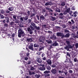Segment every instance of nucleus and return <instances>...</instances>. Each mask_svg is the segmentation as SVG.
<instances>
[{
  "label": "nucleus",
  "mask_w": 78,
  "mask_h": 78,
  "mask_svg": "<svg viewBox=\"0 0 78 78\" xmlns=\"http://www.w3.org/2000/svg\"><path fill=\"white\" fill-rule=\"evenodd\" d=\"M19 30H18V37H21V36H23L25 35V33L23 32L22 29L21 28H19Z\"/></svg>",
  "instance_id": "obj_1"
},
{
  "label": "nucleus",
  "mask_w": 78,
  "mask_h": 78,
  "mask_svg": "<svg viewBox=\"0 0 78 78\" xmlns=\"http://www.w3.org/2000/svg\"><path fill=\"white\" fill-rule=\"evenodd\" d=\"M74 45V44H73V46H72L71 45H68L67 46L65 47V49H66L67 51H69V49L70 48H72Z\"/></svg>",
  "instance_id": "obj_2"
},
{
  "label": "nucleus",
  "mask_w": 78,
  "mask_h": 78,
  "mask_svg": "<svg viewBox=\"0 0 78 78\" xmlns=\"http://www.w3.org/2000/svg\"><path fill=\"white\" fill-rule=\"evenodd\" d=\"M44 65H43L41 66L38 67V69L40 70H45V68L44 67Z\"/></svg>",
  "instance_id": "obj_3"
},
{
  "label": "nucleus",
  "mask_w": 78,
  "mask_h": 78,
  "mask_svg": "<svg viewBox=\"0 0 78 78\" xmlns=\"http://www.w3.org/2000/svg\"><path fill=\"white\" fill-rule=\"evenodd\" d=\"M28 48L30 50H31L32 51H34V49H33V44L29 46Z\"/></svg>",
  "instance_id": "obj_4"
},
{
  "label": "nucleus",
  "mask_w": 78,
  "mask_h": 78,
  "mask_svg": "<svg viewBox=\"0 0 78 78\" xmlns=\"http://www.w3.org/2000/svg\"><path fill=\"white\" fill-rule=\"evenodd\" d=\"M39 40L41 42H42L45 40V37H41L39 38Z\"/></svg>",
  "instance_id": "obj_5"
},
{
  "label": "nucleus",
  "mask_w": 78,
  "mask_h": 78,
  "mask_svg": "<svg viewBox=\"0 0 78 78\" xmlns=\"http://www.w3.org/2000/svg\"><path fill=\"white\" fill-rule=\"evenodd\" d=\"M53 5V4L51 2H47L45 4V6H48V5Z\"/></svg>",
  "instance_id": "obj_6"
},
{
  "label": "nucleus",
  "mask_w": 78,
  "mask_h": 78,
  "mask_svg": "<svg viewBox=\"0 0 78 78\" xmlns=\"http://www.w3.org/2000/svg\"><path fill=\"white\" fill-rule=\"evenodd\" d=\"M57 36H62V37L64 36V34L61 33H57Z\"/></svg>",
  "instance_id": "obj_7"
},
{
  "label": "nucleus",
  "mask_w": 78,
  "mask_h": 78,
  "mask_svg": "<svg viewBox=\"0 0 78 78\" xmlns=\"http://www.w3.org/2000/svg\"><path fill=\"white\" fill-rule=\"evenodd\" d=\"M46 62L48 64H49V65H51V61L50 59H48L47 60Z\"/></svg>",
  "instance_id": "obj_8"
},
{
  "label": "nucleus",
  "mask_w": 78,
  "mask_h": 78,
  "mask_svg": "<svg viewBox=\"0 0 78 78\" xmlns=\"http://www.w3.org/2000/svg\"><path fill=\"white\" fill-rule=\"evenodd\" d=\"M59 17L60 19H63L64 17V16H63V14H62V13H61L59 14Z\"/></svg>",
  "instance_id": "obj_9"
},
{
  "label": "nucleus",
  "mask_w": 78,
  "mask_h": 78,
  "mask_svg": "<svg viewBox=\"0 0 78 78\" xmlns=\"http://www.w3.org/2000/svg\"><path fill=\"white\" fill-rule=\"evenodd\" d=\"M51 72L53 73H54V74H55L56 72H57V71H56V69H52V70H51Z\"/></svg>",
  "instance_id": "obj_10"
},
{
  "label": "nucleus",
  "mask_w": 78,
  "mask_h": 78,
  "mask_svg": "<svg viewBox=\"0 0 78 78\" xmlns=\"http://www.w3.org/2000/svg\"><path fill=\"white\" fill-rule=\"evenodd\" d=\"M32 41L33 40H32V38H31L27 39V41L28 42H32Z\"/></svg>",
  "instance_id": "obj_11"
},
{
  "label": "nucleus",
  "mask_w": 78,
  "mask_h": 78,
  "mask_svg": "<svg viewBox=\"0 0 78 78\" xmlns=\"http://www.w3.org/2000/svg\"><path fill=\"white\" fill-rule=\"evenodd\" d=\"M56 20V18L55 17H52L51 18V20H52V21H55Z\"/></svg>",
  "instance_id": "obj_12"
},
{
  "label": "nucleus",
  "mask_w": 78,
  "mask_h": 78,
  "mask_svg": "<svg viewBox=\"0 0 78 78\" xmlns=\"http://www.w3.org/2000/svg\"><path fill=\"white\" fill-rule=\"evenodd\" d=\"M31 25H32V26H33V27L34 28L36 27V25H35V24L34 23L32 22L31 23Z\"/></svg>",
  "instance_id": "obj_13"
},
{
  "label": "nucleus",
  "mask_w": 78,
  "mask_h": 78,
  "mask_svg": "<svg viewBox=\"0 0 78 78\" xmlns=\"http://www.w3.org/2000/svg\"><path fill=\"white\" fill-rule=\"evenodd\" d=\"M37 62H38L39 63H41L42 62V60H41V58H38L37 59Z\"/></svg>",
  "instance_id": "obj_14"
},
{
  "label": "nucleus",
  "mask_w": 78,
  "mask_h": 78,
  "mask_svg": "<svg viewBox=\"0 0 78 78\" xmlns=\"http://www.w3.org/2000/svg\"><path fill=\"white\" fill-rule=\"evenodd\" d=\"M34 47H39V44H34Z\"/></svg>",
  "instance_id": "obj_15"
},
{
  "label": "nucleus",
  "mask_w": 78,
  "mask_h": 78,
  "mask_svg": "<svg viewBox=\"0 0 78 78\" xmlns=\"http://www.w3.org/2000/svg\"><path fill=\"white\" fill-rule=\"evenodd\" d=\"M55 11H56V12H61V10L57 8L55 9Z\"/></svg>",
  "instance_id": "obj_16"
},
{
  "label": "nucleus",
  "mask_w": 78,
  "mask_h": 78,
  "mask_svg": "<svg viewBox=\"0 0 78 78\" xmlns=\"http://www.w3.org/2000/svg\"><path fill=\"white\" fill-rule=\"evenodd\" d=\"M46 41L48 44H51V41L50 40H46Z\"/></svg>",
  "instance_id": "obj_17"
},
{
  "label": "nucleus",
  "mask_w": 78,
  "mask_h": 78,
  "mask_svg": "<svg viewBox=\"0 0 78 78\" xmlns=\"http://www.w3.org/2000/svg\"><path fill=\"white\" fill-rule=\"evenodd\" d=\"M58 44L57 43L55 42L52 44V46H57Z\"/></svg>",
  "instance_id": "obj_18"
},
{
  "label": "nucleus",
  "mask_w": 78,
  "mask_h": 78,
  "mask_svg": "<svg viewBox=\"0 0 78 78\" xmlns=\"http://www.w3.org/2000/svg\"><path fill=\"white\" fill-rule=\"evenodd\" d=\"M40 19H41V20H44V19H45V17H44V16L43 15H41L40 16Z\"/></svg>",
  "instance_id": "obj_19"
},
{
  "label": "nucleus",
  "mask_w": 78,
  "mask_h": 78,
  "mask_svg": "<svg viewBox=\"0 0 78 78\" xmlns=\"http://www.w3.org/2000/svg\"><path fill=\"white\" fill-rule=\"evenodd\" d=\"M9 10V11H13L14 9V8H12V7H10L8 9Z\"/></svg>",
  "instance_id": "obj_20"
},
{
  "label": "nucleus",
  "mask_w": 78,
  "mask_h": 78,
  "mask_svg": "<svg viewBox=\"0 0 78 78\" xmlns=\"http://www.w3.org/2000/svg\"><path fill=\"white\" fill-rule=\"evenodd\" d=\"M6 20V22H7V23H8V22H9V18H8V17H6L5 18Z\"/></svg>",
  "instance_id": "obj_21"
},
{
  "label": "nucleus",
  "mask_w": 78,
  "mask_h": 78,
  "mask_svg": "<svg viewBox=\"0 0 78 78\" xmlns=\"http://www.w3.org/2000/svg\"><path fill=\"white\" fill-rule=\"evenodd\" d=\"M46 8L47 10H48V11H51V12H53V10H52L51 9H50L48 8Z\"/></svg>",
  "instance_id": "obj_22"
},
{
  "label": "nucleus",
  "mask_w": 78,
  "mask_h": 78,
  "mask_svg": "<svg viewBox=\"0 0 78 78\" xmlns=\"http://www.w3.org/2000/svg\"><path fill=\"white\" fill-rule=\"evenodd\" d=\"M70 36L69 34H67L66 35H65V37H69Z\"/></svg>",
  "instance_id": "obj_23"
},
{
  "label": "nucleus",
  "mask_w": 78,
  "mask_h": 78,
  "mask_svg": "<svg viewBox=\"0 0 78 78\" xmlns=\"http://www.w3.org/2000/svg\"><path fill=\"white\" fill-rule=\"evenodd\" d=\"M35 77L37 78H39V77H40V75L38 74V75H35Z\"/></svg>",
  "instance_id": "obj_24"
},
{
  "label": "nucleus",
  "mask_w": 78,
  "mask_h": 78,
  "mask_svg": "<svg viewBox=\"0 0 78 78\" xmlns=\"http://www.w3.org/2000/svg\"><path fill=\"white\" fill-rule=\"evenodd\" d=\"M34 28H36L37 30H40V27H37V26H36V27H34Z\"/></svg>",
  "instance_id": "obj_25"
},
{
  "label": "nucleus",
  "mask_w": 78,
  "mask_h": 78,
  "mask_svg": "<svg viewBox=\"0 0 78 78\" xmlns=\"http://www.w3.org/2000/svg\"><path fill=\"white\" fill-rule=\"evenodd\" d=\"M74 62H78V59H77V58H75L74 59Z\"/></svg>",
  "instance_id": "obj_26"
},
{
  "label": "nucleus",
  "mask_w": 78,
  "mask_h": 78,
  "mask_svg": "<svg viewBox=\"0 0 78 78\" xmlns=\"http://www.w3.org/2000/svg\"><path fill=\"white\" fill-rule=\"evenodd\" d=\"M28 17L27 16H26L24 18V19L25 20H28Z\"/></svg>",
  "instance_id": "obj_27"
},
{
  "label": "nucleus",
  "mask_w": 78,
  "mask_h": 78,
  "mask_svg": "<svg viewBox=\"0 0 78 78\" xmlns=\"http://www.w3.org/2000/svg\"><path fill=\"white\" fill-rule=\"evenodd\" d=\"M0 15L1 17V19H4V18H5V16H4L3 15H1V14H0Z\"/></svg>",
  "instance_id": "obj_28"
},
{
  "label": "nucleus",
  "mask_w": 78,
  "mask_h": 78,
  "mask_svg": "<svg viewBox=\"0 0 78 78\" xmlns=\"http://www.w3.org/2000/svg\"><path fill=\"white\" fill-rule=\"evenodd\" d=\"M71 9H72V10H74V11H75V6L72 7Z\"/></svg>",
  "instance_id": "obj_29"
},
{
  "label": "nucleus",
  "mask_w": 78,
  "mask_h": 78,
  "mask_svg": "<svg viewBox=\"0 0 78 78\" xmlns=\"http://www.w3.org/2000/svg\"><path fill=\"white\" fill-rule=\"evenodd\" d=\"M34 69H35V68H34L33 66H32L30 69L31 70H34Z\"/></svg>",
  "instance_id": "obj_30"
},
{
  "label": "nucleus",
  "mask_w": 78,
  "mask_h": 78,
  "mask_svg": "<svg viewBox=\"0 0 78 78\" xmlns=\"http://www.w3.org/2000/svg\"><path fill=\"white\" fill-rule=\"evenodd\" d=\"M65 5H66V4L64 2H62L61 4V5H62V6H64Z\"/></svg>",
  "instance_id": "obj_31"
},
{
  "label": "nucleus",
  "mask_w": 78,
  "mask_h": 78,
  "mask_svg": "<svg viewBox=\"0 0 78 78\" xmlns=\"http://www.w3.org/2000/svg\"><path fill=\"white\" fill-rule=\"evenodd\" d=\"M70 8H69L68 9H67V10H66V12H69L70 11Z\"/></svg>",
  "instance_id": "obj_32"
},
{
  "label": "nucleus",
  "mask_w": 78,
  "mask_h": 78,
  "mask_svg": "<svg viewBox=\"0 0 78 78\" xmlns=\"http://www.w3.org/2000/svg\"><path fill=\"white\" fill-rule=\"evenodd\" d=\"M13 25H14V22H12L10 23V25H11L12 27H13Z\"/></svg>",
  "instance_id": "obj_33"
},
{
  "label": "nucleus",
  "mask_w": 78,
  "mask_h": 78,
  "mask_svg": "<svg viewBox=\"0 0 78 78\" xmlns=\"http://www.w3.org/2000/svg\"><path fill=\"white\" fill-rule=\"evenodd\" d=\"M42 27H43L44 28H47V25H43Z\"/></svg>",
  "instance_id": "obj_34"
},
{
  "label": "nucleus",
  "mask_w": 78,
  "mask_h": 78,
  "mask_svg": "<svg viewBox=\"0 0 78 78\" xmlns=\"http://www.w3.org/2000/svg\"><path fill=\"white\" fill-rule=\"evenodd\" d=\"M44 73H45V74L47 73H48V71H46L44 72Z\"/></svg>",
  "instance_id": "obj_35"
},
{
  "label": "nucleus",
  "mask_w": 78,
  "mask_h": 78,
  "mask_svg": "<svg viewBox=\"0 0 78 78\" xmlns=\"http://www.w3.org/2000/svg\"><path fill=\"white\" fill-rule=\"evenodd\" d=\"M66 42L67 44H70V41H69L67 40L66 41Z\"/></svg>",
  "instance_id": "obj_36"
},
{
  "label": "nucleus",
  "mask_w": 78,
  "mask_h": 78,
  "mask_svg": "<svg viewBox=\"0 0 78 78\" xmlns=\"http://www.w3.org/2000/svg\"><path fill=\"white\" fill-rule=\"evenodd\" d=\"M47 70H50L51 69V68L50 66H48L47 67Z\"/></svg>",
  "instance_id": "obj_37"
},
{
  "label": "nucleus",
  "mask_w": 78,
  "mask_h": 78,
  "mask_svg": "<svg viewBox=\"0 0 78 78\" xmlns=\"http://www.w3.org/2000/svg\"><path fill=\"white\" fill-rule=\"evenodd\" d=\"M28 57H26L24 58V59L25 60H26V61H27L28 60Z\"/></svg>",
  "instance_id": "obj_38"
},
{
  "label": "nucleus",
  "mask_w": 78,
  "mask_h": 78,
  "mask_svg": "<svg viewBox=\"0 0 78 78\" xmlns=\"http://www.w3.org/2000/svg\"><path fill=\"white\" fill-rule=\"evenodd\" d=\"M62 27L63 28H66V25L65 24H63L62 26Z\"/></svg>",
  "instance_id": "obj_39"
},
{
  "label": "nucleus",
  "mask_w": 78,
  "mask_h": 78,
  "mask_svg": "<svg viewBox=\"0 0 78 78\" xmlns=\"http://www.w3.org/2000/svg\"><path fill=\"white\" fill-rule=\"evenodd\" d=\"M55 36V34H53V36H52V37H54L55 39H56V36Z\"/></svg>",
  "instance_id": "obj_40"
},
{
  "label": "nucleus",
  "mask_w": 78,
  "mask_h": 78,
  "mask_svg": "<svg viewBox=\"0 0 78 78\" xmlns=\"http://www.w3.org/2000/svg\"><path fill=\"white\" fill-rule=\"evenodd\" d=\"M15 22L16 23H19V22H20L19 20H16H16H15Z\"/></svg>",
  "instance_id": "obj_41"
},
{
  "label": "nucleus",
  "mask_w": 78,
  "mask_h": 78,
  "mask_svg": "<svg viewBox=\"0 0 78 78\" xmlns=\"http://www.w3.org/2000/svg\"><path fill=\"white\" fill-rule=\"evenodd\" d=\"M14 36H15V34H13L12 35V37H14Z\"/></svg>",
  "instance_id": "obj_42"
},
{
  "label": "nucleus",
  "mask_w": 78,
  "mask_h": 78,
  "mask_svg": "<svg viewBox=\"0 0 78 78\" xmlns=\"http://www.w3.org/2000/svg\"><path fill=\"white\" fill-rule=\"evenodd\" d=\"M29 32H30V34H32V33H33L32 30H30Z\"/></svg>",
  "instance_id": "obj_43"
},
{
  "label": "nucleus",
  "mask_w": 78,
  "mask_h": 78,
  "mask_svg": "<svg viewBox=\"0 0 78 78\" xmlns=\"http://www.w3.org/2000/svg\"><path fill=\"white\" fill-rule=\"evenodd\" d=\"M1 12L2 14H3V13H4V12H5V11H3V10H1Z\"/></svg>",
  "instance_id": "obj_44"
},
{
  "label": "nucleus",
  "mask_w": 78,
  "mask_h": 78,
  "mask_svg": "<svg viewBox=\"0 0 78 78\" xmlns=\"http://www.w3.org/2000/svg\"><path fill=\"white\" fill-rule=\"evenodd\" d=\"M52 67H56V65H55L53 64L52 65V66H51Z\"/></svg>",
  "instance_id": "obj_45"
},
{
  "label": "nucleus",
  "mask_w": 78,
  "mask_h": 78,
  "mask_svg": "<svg viewBox=\"0 0 78 78\" xmlns=\"http://www.w3.org/2000/svg\"><path fill=\"white\" fill-rule=\"evenodd\" d=\"M20 22H23V18H20Z\"/></svg>",
  "instance_id": "obj_46"
},
{
  "label": "nucleus",
  "mask_w": 78,
  "mask_h": 78,
  "mask_svg": "<svg viewBox=\"0 0 78 78\" xmlns=\"http://www.w3.org/2000/svg\"><path fill=\"white\" fill-rule=\"evenodd\" d=\"M13 18H14V19H16V16L13 15Z\"/></svg>",
  "instance_id": "obj_47"
},
{
  "label": "nucleus",
  "mask_w": 78,
  "mask_h": 78,
  "mask_svg": "<svg viewBox=\"0 0 78 78\" xmlns=\"http://www.w3.org/2000/svg\"><path fill=\"white\" fill-rule=\"evenodd\" d=\"M4 26H5V27H7L8 26V24L7 23H5L4 24Z\"/></svg>",
  "instance_id": "obj_48"
},
{
  "label": "nucleus",
  "mask_w": 78,
  "mask_h": 78,
  "mask_svg": "<svg viewBox=\"0 0 78 78\" xmlns=\"http://www.w3.org/2000/svg\"><path fill=\"white\" fill-rule=\"evenodd\" d=\"M67 11H65L64 12V15H66V14H67Z\"/></svg>",
  "instance_id": "obj_49"
},
{
  "label": "nucleus",
  "mask_w": 78,
  "mask_h": 78,
  "mask_svg": "<svg viewBox=\"0 0 78 78\" xmlns=\"http://www.w3.org/2000/svg\"><path fill=\"white\" fill-rule=\"evenodd\" d=\"M69 14H70V15H71V14H72V12L71 11H70L69 12H68Z\"/></svg>",
  "instance_id": "obj_50"
},
{
  "label": "nucleus",
  "mask_w": 78,
  "mask_h": 78,
  "mask_svg": "<svg viewBox=\"0 0 78 78\" xmlns=\"http://www.w3.org/2000/svg\"><path fill=\"white\" fill-rule=\"evenodd\" d=\"M29 55H30V53L29 52H27V56H29Z\"/></svg>",
  "instance_id": "obj_51"
},
{
  "label": "nucleus",
  "mask_w": 78,
  "mask_h": 78,
  "mask_svg": "<svg viewBox=\"0 0 78 78\" xmlns=\"http://www.w3.org/2000/svg\"><path fill=\"white\" fill-rule=\"evenodd\" d=\"M63 72L62 71H59V73H63Z\"/></svg>",
  "instance_id": "obj_52"
},
{
  "label": "nucleus",
  "mask_w": 78,
  "mask_h": 78,
  "mask_svg": "<svg viewBox=\"0 0 78 78\" xmlns=\"http://www.w3.org/2000/svg\"><path fill=\"white\" fill-rule=\"evenodd\" d=\"M65 75H67V71H66L65 72H64Z\"/></svg>",
  "instance_id": "obj_53"
},
{
  "label": "nucleus",
  "mask_w": 78,
  "mask_h": 78,
  "mask_svg": "<svg viewBox=\"0 0 78 78\" xmlns=\"http://www.w3.org/2000/svg\"><path fill=\"white\" fill-rule=\"evenodd\" d=\"M71 21L72 22V23H74L75 22L73 21V20H71Z\"/></svg>",
  "instance_id": "obj_54"
},
{
  "label": "nucleus",
  "mask_w": 78,
  "mask_h": 78,
  "mask_svg": "<svg viewBox=\"0 0 78 78\" xmlns=\"http://www.w3.org/2000/svg\"><path fill=\"white\" fill-rule=\"evenodd\" d=\"M58 56V54H57L56 55V58H58L59 57V56Z\"/></svg>",
  "instance_id": "obj_55"
},
{
  "label": "nucleus",
  "mask_w": 78,
  "mask_h": 78,
  "mask_svg": "<svg viewBox=\"0 0 78 78\" xmlns=\"http://www.w3.org/2000/svg\"><path fill=\"white\" fill-rule=\"evenodd\" d=\"M27 30H28V31H30V28L28 27L27 28Z\"/></svg>",
  "instance_id": "obj_56"
},
{
  "label": "nucleus",
  "mask_w": 78,
  "mask_h": 78,
  "mask_svg": "<svg viewBox=\"0 0 78 78\" xmlns=\"http://www.w3.org/2000/svg\"><path fill=\"white\" fill-rule=\"evenodd\" d=\"M69 73H72V72H73L72 71L70 70H69Z\"/></svg>",
  "instance_id": "obj_57"
},
{
  "label": "nucleus",
  "mask_w": 78,
  "mask_h": 78,
  "mask_svg": "<svg viewBox=\"0 0 78 78\" xmlns=\"http://www.w3.org/2000/svg\"><path fill=\"white\" fill-rule=\"evenodd\" d=\"M42 49H43V47H41L40 48V50H41Z\"/></svg>",
  "instance_id": "obj_58"
},
{
  "label": "nucleus",
  "mask_w": 78,
  "mask_h": 78,
  "mask_svg": "<svg viewBox=\"0 0 78 78\" xmlns=\"http://www.w3.org/2000/svg\"><path fill=\"white\" fill-rule=\"evenodd\" d=\"M30 12L29 11H27V14H28V15H29V14H30Z\"/></svg>",
  "instance_id": "obj_59"
},
{
  "label": "nucleus",
  "mask_w": 78,
  "mask_h": 78,
  "mask_svg": "<svg viewBox=\"0 0 78 78\" xmlns=\"http://www.w3.org/2000/svg\"><path fill=\"white\" fill-rule=\"evenodd\" d=\"M77 13V12L76 11H75L74 13H73V14H76Z\"/></svg>",
  "instance_id": "obj_60"
},
{
  "label": "nucleus",
  "mask_w": 78,
  "mask_h": 78,
  "mask_svg": "<svg viewBox=\"0 0 78 78\" xmlns=\"http://www.w3.org/2000/svg\"><path fill=\"white\" fill-rule=\"evenodd\" d=\"M6 22V19H5V20H3V22L4 23H5Z\"/></svg>",
  "instance_id": "obj_61"
},
{
  "label": "nucleus",
  "mask_w": 78,
  "mask_h": 78,
  "mask_svg": "<svg viewBox=\"0 0 78 78\" xmlns=\"http://www.w3.org/2000/svg\"><path fill=\"white\" fill-rule=\"evenodd\" d=\"M74 37H76L77 38H78V35H77L76 36H74Z\"/></svg>",
  "instance_id": "obj_62"
},
{
  "label": "nucleus",
  "mask_w": 78,
  "mask_h": 78,
  "mask_svg": "<svg viewBox=\"0 0 78 78\" xmlns=\"http://www.w3.org/2000/svg\"><path fill=\"white\" fill-rule=\"evenodd\" d=\"M25 26L23 25H21V27H25Z\"/></svg>",
  "instance_id": "obj_63"
},
{
  "label": "nucleus",
  "mask_w": 78,
  "mask_h": 78,
  "mask_svg": "<svg viewBox=\"0 0 78 78\" xmlns=\"http://www.w3.org/2000/svg\"><path fill=\"white\" fill-rule=\"evenodd\" d=\"M26 78H30V76H27L26 77Z\"/></svg>",
  "instance_id": "obj_64"
}]
</instances>
